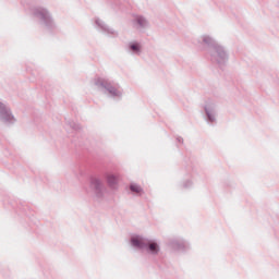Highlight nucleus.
Returning <instances> with one entry per match:
<instances>
[{"label":"nucleus","instance_id":"f257e3e1","mask_svg":"<svg viewBox=\"0 0 279 279\" xmlns=\"http://www.w3.org/2000/svg\"><path fill=\"white\" fill-rule=\"evenodd\" d=\"M107 182L109 186L114 187L119 183V178L114 174H107Z\"/></svg>","mask_w":279,"mask_h":279},{"label":"nucleus","instance_id":"f03ea898","mask_svg":"<svg viewBox=\"0 0 279 279\" xmlns=\"http://www.w3.org/2000/svg\"><path fill=\"white\" fill-rule=\"evenodd\" d=\"M131 243L132 245H134V247H143V245L145 244L143 238L141 236H133Z\"/></svg>","mask_w":279,"mask_h":279},{"label":"nucleus","instance_id":"7ed1b4c3","mask_svg":"<svg viewBox=\"0 0 279 279\" xmlns=\"http://www.w3.org/2000/svg\"><path fill=\"white\" fill-rule=\"evenodd\" d=\"M104 86L107 88V90H109L111 95H119V90L110 86L108 82H106Z\"/></svg>","mask_w":279,"mask_h":279},{"label":"nucleus","instance_id":"20e7f679","mask_svg":"<svg viewBox=\"0 0 279 279\" xmlns=\"http://www.w3.org/2000/svg\"><path fill=\"white\" fill-rule=\"evenodd\" d=\"M148 247L153 254H158V244L156 242H151Z\"/></svg>","mask_w":279,"mask_h":279},{"label":"nucleus","instance_id":"39448f33","mask_svg":"<svg viewBox=\"0 0 279 279\" xmlns=\"http://www.w3.org/2000/svg\"><path fill=\"white\" fill-rule=\"evenodd\" d=\"M131 191L133 193H143V189H141V186L136 185V184H132L131 185Z\"/></svg>","mask_w":279,"mask_h":279},{"label":"nucleus","instance_id":"423d86ee","mask_svg":"<svg viewBox=\"0 0 279 279\" xmlns=\"http://www.w3.org/2000/svg\"><path fill=\"white\" fill-rule=\"evenodd\" d=\"M137 23H138V25H141V27H145V19H143V17H141V16H138L137 17Z\"/></svg>","mask_w":279,"mask_h":279},{"label":"nucleus","instance_id":"0eeeda50","mask_svg":"<svg viewBox=\"0 0 279 279\" xmlns=\"http://www.w3.org/2000/svg\"><path fill=\"white\" fill-rule=\"evenodd\" d=\"M8 118L13 119V117H11L10 113H8V110H5L4 113L2 114V119L3 121H8Z\"/></svg>","mask_w":279,"mask_h":279},{"label":"nucleus","instance_id":"6e6552de","mask_svg":"<svg viewBox=\"0 0 279 279\" xmlns=\"http://www.w3.org/2000/svg\"><path fill=\"white\" fill-rule=\"evenodd\" d=\"M131 49L133 50V51H138V45H132L131 46Z\"/></svg>","mask_w":279,"mask_h":279}]
</instances>
